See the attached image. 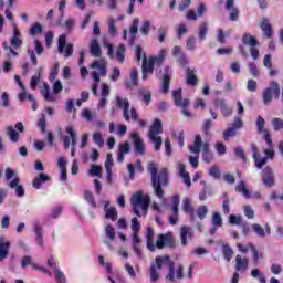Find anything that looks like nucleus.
<instances>
[{"instance_id": "obj_10", "label": "nucleus", "mask_w": 283, "mask_h": 283, "mask_svg": "<svg viewBox=\"0 0 283 283\" xmlns=\"http://www.w3.org/2000/svg\"><path fill=\"white\" fill-rule=\"evenodd\" d=\"M165 247H169V249H176V241H174V237H171V232L166 234H159L157 237L155 249H165Z\"/></svg>"}, {"instance_id": "obj_25", "label": "nucleus", "mask_w": 283, "mask_h": 283, "mask_svg": "<svg viewBox=\"0 0 283 283\" xmlns=\"http://www.w3.org/2000/svg\"><path fill=\"white\" fill-rule=\"evenodd\" d=\"M10 241L3 242V238H0V260H6L10 253Z\"/></svg>"}, {"instance_id": "obj_36", "label": "nucleus", "mask_w": 283, "mask_h": 283, "mask_svg": "<svg viewBox=\"0 0 283 283\" xmlns=\"http://www.w3.org/2000/svg\"><path fill=\"white\" fill-rule=\"evenodd\" d=\"M191 238V234L189 233V227L184 226L181 228V233H180V238H181V244L182 247H187V238Z\"/></svg>"}, {"instance_id": "obj_31", "label": "nucleus", "mask_w": 283, "mask_h": 283, "mask_svg": "<svg viewBox=\"0 0 283 283\" xmlns=\"http://www.w3.org/2000/svg\"><path fill=\"white\" fill-rule=\"evenodd\" d=\"M91 54L92 56H101V44H98V40L96 39L91 41Z\"/></svg>"}, {"instance_id": "obj_61", "label": "nucleus", "mask_w": 283, "mask_h": 283, "mask_svg": "<svg viewBox=\"0 0 283 283\" xmlns=\"http://www.w3.org/2000/svg\"><path fill=\"white\" fill-rule=\"evenodd\" d=\"M108 32L114 36L116 34L117 29H116V21H114V18H111L108 20Z\"/></svg>"}, {"instance_id": "obj_37", "label": "nucleus", "mask_w": 283, "mask_h": 283, "mask_svg": "<svg viewBox=\"0 0 283 283\" xmlns=\"http://www.w3.org/2000/svg\"><path fill=\"white\" fill-rule=\"evenodd\" d=\"M151 140V143H154L155 145V151H160V147H163V137L161 136H148Z\"/></svg>"}, {"instance_id": "obj_28", "label": "nucleus", "mask_w": 283, "mask_h": 283, "mask_svg": "<svg viewBox=\"0 0 283 283\" xmlns=\"http://www.w3.org/2000/svg\"><path fill=\"white\" fill-rule=\"evenodd\" d=\"M34 233L36 235L35 242L39 244V247H43V228L41 224L35 223L34 224Z\"/></svg>"}, {"instance_id": "obj_41", "label": "nucleus", "mask_w": 283, "mask_h": 283, "mask_svg": "<svg viewBox=\"0 0 283 283\" xmlns=\"http://www.w3.org/2000/svg\"><path fill=\"white\" fill-rule=\"evenodd\" d=\"M107 164L111 165V166L114 165V159L112 158V153L107 154L106 164H105L106 171H107V175H108V180H112V168Z\"/></svg>"}, {"instance_id": "obj_54", "label": "nucleus", "mask_w": 283, "mask_h": 283, "mask_svg": "<svg viewBox=\"0 0 283 283\" xmlns=\"http://www.w3.org/2000/svg\"><path fill=\"white\" fill-rule=\"evenodd\" d=\"M234 156H237V158H240L242 163H247V155H244V149H242V147L234 148Z\"/></svg>"}, {"instance_id": "obj_52", "label": "nucleus", "mask_w": 283, "mask_h": 283, "mask_svg": "<svg viewBox=\"0 0 283 283\" xmlns=\"http://www.w3.org/2000/svg\"><path fill=\"white\" fill-rule=\"evenodd\" d=\"M39 81H41V72H38L35 75L31 77V82H30L31 90H36L39 85Z\"/></svg>"}, {"instance_id": "obj_44", "label": "nucleus", "mask_w": 283, "mask_h": 283, "mask_svg": "<svg viewBox=\"0 0 283 283\" xmlns=\"http://www.w3.org/2000/svg\"><path fill=\"white\" fill-rule=\"evenodd\" d=\"M223 258L227 262H231V258H233V249L228 244L223 245Z\"/></svg>"}, {"instance_id": "obj_46", "label": "nucleus", "mask_w": 283, "mask_h": 283, "mask_svg": "<svg viewBox=\"0 0 283 283\" xmlns=\"http://www.w3.org/2000/svg\"><path fill=\"white\" fill-rule=\"evenodd\" d=\"M208 213H209V209L207 208V206L198 207L197 216H198L199 220H205V218H207Z\"/></svg>"}, {"instance_id": "obj_9", "label": "nucleus", "mask_w": 283, "mask_h": 283, "mask_svg": "<svg viewBox=\"0 0 283 283\" xmlns=\"http://www.w3.org/2000/svg\"><path fill=\"white\" fill-rule=\"evenodd\" d=\"M57 52L60 54L64 53L65 59H70V56H72V54H74V44H72V43L67 44V36H65V34H62L59 36Z\"/></svg>"}, {"instance_id": "obj_39", "label": "nucleus", "mask_w": 283, "mask_h": 283, "mask_svg": "<svg viewBox=\"0 0 283 283\" xmlns=\"http://www.w3.org/2000/svg\"><path fill=\"white\" fill-rule=\"evenodd\" d=\"M264 125H266V122L264 120V117L259 116L256 118V129L259 134H263L264 132H269V129L264 128Z\"/></svg>"}, {"instance_id": "obj_7", "label": "nucleus", "mask_w": 283, "mask_h": 283, "mask_svg": "<svg viewBox=\"0 0 283 283\" xmlns=\"http://www.w3.org/2000/svg\"><path fill=\"white\" fill-rule=\"evenodd\" d=\"M242 44L243 45H250V54L253 59V61H258L260 59V50H258V45H260V42H258V39L255 36L244 33L242 36Z\"/></svg>"}, {"instance_id": "obj_20", "label": "nucleus", "mask_w": 283, "mask_h": 283, "mask_svg": "<svg viewBox=\"0 0 283 283\" xmlns=\"http://www.w3.org/2000/svg\"><path fill=\"white\" fill-rule=\"evenodd\" d=\"M159 134H163V122L155 118L149 128L148 136H159Z\"/></svg>"}, {"instance_id": "obj_57", "label": "nucleus", "mask_w": 283, "mask_h": 283, "mask_svg": "<svg viewBox=\"0 0 283 283\" xmlns=\"http://www.w3.org/2000/svg\"><path fill=\"white\" fill-rule=\"evenodd\" d=\"M212 224L213 227H222V217L220 216V212H214L212 214Z\"/></svg>"}, {"instance_id": "obj_6", "label": "nucleus", "mask_w": 283, "mask_h": 283, "mask_svg": "<svg viewBox=\"0 0 283 283\" xmlns=\"http://www.w3.org/2000/svg\"><path fill=\"white\" fill-rule=\"evenodd\" d=\"M264 105H270L273 98H280V84L275 81L270 82L269 86L262 92Z\"/></svg>"}, {"instance_id": "obj_29", "label": "nucleus", "mask_w": 283, "mask_h": 283, "mask_svg": "<svg viewBox=\"0 0 283 283\" xmlns=\"http://www.w3.org/2000/svg\"><path fill=\"white\" fill-rule=\"evenodd\" d=\"M235 191L237 193H242L244 198H251V192L247 189V184L242 180L235 186Z\"/></svg>"}, {"instance_id": "obj_55", "label": "nucleus", "mask_w": 283, "mask_h": 283, "mask_svg": "<svg viewBox=\"0 0 283 283\" xmlns=\"http://www.w3.org/2000/svg\"><path fill=\"white\" fill-rule=\"evenodd\" d=\"M128 104V107H129V99L127 98H123L120 96H117L116 97V106L119 108V109H125V105Z\"/></svg>"}, {"instance_id": "obj_47", "label": "nucleus", "mask_w": 283, "mask_h": 283, "mask_svg": "<svg viewBox=\"0 0 283 283\" xmlns=\"http://www.w3.org/2000/svg\"><path fill=\"white\" fill-rule=\"evenodd\" d=\"M52 88H50V85L48 83L43 84V88L41 90L42 96H44V101H52V96L50 95V92Z\"/></svg>"}, {"instance_id": "obj_5", "label": "nucleus", "mask_w": 283, "mask_h": 283, "mask_svg": "<svg viewBox=\"0 0 283 283\" xmlns=\"http://www.w3.org/2000/svg\"><path fill=\"white\" fill-rule=\"evenodd\" d=\"M163 57H149L147 61V53H144L143 57V65H142V72H143V81H147V76L149 74H154V65H163Z\"/></svg>"}, {"instance_id": "obj_27", "label": "nucleus", "mask_w": 283, "mask_h": 283, "mask_svg": "<svg viewBox=\"0 0 283 283\" xmlns=\"http://www.w3.org/2000/svg\"><path fill=\"white\" fill-rule=\"evenodd\" d=\"M105 218L112 220V222H116V220H118V211L116 208H107V206H105Z\"/></svg>"}, {"instance_id": "obj_64", "label": "nucleus", "mask_w": 283, "mask_h": 283, "mask_svg": "<svg viewBox=\"0 0 283 283\" xmlns=\"http://www.w3.org/2000/svg\"><path fill=\"white\" fill-rule=\"evenodd\" d=\"M247 90L248 92H255L258 90V82L255 80H248Z\"/></svg>"}, {"instance_id": "obj_3", "label": "nucleus", "mask_w": 283, "mask_h": 283, "mask_svg": "<svg viewBox=\"0 0 283 283\" xmlns=\"http://www.w3.org/2000/svg\"><path fill=\"white\" fill-rule=\"evenodd\" d=\"M191 154H196L197 156L202 151V160L203 163H211L213 160V154L211 153L209 142H202V136L196 135L193 145L188 147Z\"/></svg>"}, {"instance_id": "obj_56", "label": "nucleus", "mask_w": 283, "mask_h": 283, "mask_svg": "<svg viewBox=\"0 0 283 283\" xmlns=\"http://www.w3.org/2000/svg\"><path fill=\"white\" fill-rule=\"evenodd\" d=\"M272 125H273L274 132H280V129H283V119L275 117L272 119Z\"/></svg>"}, {"instance_id": "obj_34", "label": "nucleus", "mask_w": 283, "mask_h": 283, "mask_svg": "<svg viewBox=\"0 0 283 283\" xmlns=\"http://www.w3.org/2000/svg\"><path fill=\"white\" fill-rule=\"evenodd\" d=\"M84 200L93 208L96 209V199H94V195L90 190L84 191Z\"/></svg>"}, {"instance_id": "obj_18", "label": "nucleus", "mask_w": 283, "mask_h": 283, "mask_svg": "<svg viewBox=\"0 0 283 283\" xmlns=\"http://www.w3.org/2000/svg\"><path fill=\"white\" fill-rule=\"evenodd\" d=\"M182 211L189 216L191 222H195V220H196V210L193 209V206L191 205V200L189 198L184 199V201H182Z\"/></svg>"}, {"instance_id": "obj_23", "label": "nucleus", "mask_w": 283, "mask_h": 283, "mask_svg": "<svg viewBox=\"0 0 283 283\" xmlns=\"http://www.w3.org/2000/svg\"><path fill=\"white\" fill-rule=\"evenodd\" d=\"M50 180V176L40 172L34 179H33V187L34 189H41L42 185L48 182Z\"/></svg>"}, {"instance_id": "obj_62", "label": "nucleus", "mask_w": 283, "mask_h": 283, "mask_svg": "<svg viewBox=\"0 0 283 283\" xmlns=\"http://www.w3.org/2000/svg\"><path fill=\"white\" fill-rule=\"evenodd\" d=\"M229 222L230 224H242V217L241 216H235V214H230L229 217Z\"/></svg>"}, {"instance_id": "obj_59", "label": "nucleus", "mask_w": 283, "mask_h": 283, "mask_svg": "<svg viewBox=\"0 0 283 283\" xmlns=\"http://www.w3.org/2000/svg\"><path fill=\"white\" fill-rule=\"evenodd\" d=\"M167 36V27H160L158 29V41L159 43H165V38Z\"/></svg>"}, {"instance_id": "obj_60", "label": "nucleus", "mask_w": 283, "mask_h": 283, "mask_svg": "<svg viewBox=\"0 0 283 283\" xmlns=\"http://www.w3.org/2000/svg\"><path fill=\"white\" fill-rule=\"evenodd\" d=\"M229 12L230 21H238V19H240V10H238V8L230 9Z\"/></svg>"}, {"instance_id": "obj_43", "label": "nucleus", "mask_w": 283, "mask_h": 283, "mask_svg": "<svg viewBox=\"0 0 283 283\" xmlns=\"http://www.w3.org/2000/svg\"><path fill=\"white\" fill-rule=\"evenodd\" d=\"M251 227H252V230L254 231V233H256V235L259 238H265L266 237L265 230L259 223H254Z\"/></svg>"}, {"instance_id": "obj_51", "label": "nucleus", "mask_w": 283, "mask_h": 283, "mask_svg": "<svg viewBox=\"0 0 283 283\" xmlns=\"http://www.w3.org/2000/svg\"><path fill=\"white\" fill-rule=\"evenodd\" d=\"M138 23H140V20L138 18H135L129 29V32L133 38L136 36V34H138Z\"/></svg>"}, {"instance_id": "obj_42", "label": "nucleus", "mask_w": 283, "mask_h": 283, "mask_svg": "<svg viewBox=\"0 0 283 283\" xmlns=\"http://www.w3.org/2000/svg\"><path fill=\"white\" fill-rule=\"evenodd\" d=\"M139 96L142 97V101L145 103V105H149V103H151V91H147L145 93V91L140 90Z\"/></svg>"}, {"instance_id": "obj_8", "label": "nucleus", "mask_w": 283, "mask_h": 283, "mask_svg": "<svg viewBox=\"0 0 283 283\" xmlns=\"http://www.w3.org/2000/svg\"><path fill=\"white\" fill-rule=\"evenodd\" d=\"M172 98L175 101L176 107H181V113L184 116H187L188 118L191 116V113H189V99H182V88H177L172 91Z\"/></svg>"}, {"instance_id": "obj_12", "label": "nucleus", "mask_w": 283, "mask_h": 283, "mask_svg": "<svg viewBox=\"0 0 283 283\" xmlns=\"http://www.w3.org/2000/svg\"><path fill=\"white\" fill-rule=\"evenodd\" d=\"M260 29L263 32V36L265 39H272L273 38V25H271V22L269 21V18H261L259 21Z\"/></svg>"}, {"instance_id": "obj_40", "label": "nucleus", "mask_w": 283, "mask_h": 283, "mask_svg": "<svg viewBox=\"0 0 283 283\" xmlns=\"http://www.w3.org/2000/svg\"><path fill=\"white\" fill-rule=\"evenodd\" d=\"M178 207H180V197L178 195L172 196V216H178Z\"/></svg>"}, {"instance_id": "obj_50", "label": "nucleus", "mask_w": 283, "mask_h": 283, "mask_svg": "<svg viewBox=\"0 0 283 283\" xmlns=\"http://www.w3.org/2000/svg\"><path fill=\"white\" fill-rule=\"evenodd\" d=\"M238 134V130L233 127H229L223 132V140H229L230 138H233Z\"/></svg>"}, {"instance_id": "obj_38", "label": "nucleus", "mask_w": 283, "mask_h": 283, "mask_svg": "<svg viewBox=\"0 0 283 283\" xmlns=\"http://www.w3.org/2000/svg\"><path fill=\"white\" fill-rule=\"evenodd\" d=\"M248 67L251 76H253L254 78H258V76H260V70L258 69V64H255V62H249Z\"/></svg>"}, {"instance_id": "obj_15", "label": "nucleus", "mask_w": 283, "mask_h": 283, "mask_svg": "<svg viewBox=\"0 0 283 283\" xmlns=\"http://www.w3.org/2000/svg\"><path fill=\"white\" fill-rule=\"evenodd\" d=\"M66 134H69L70 136H64L63 138V143H64V148L65 149H70V144L72 143V145H76V132H74V127L73 126H66L65 128Z\"/></svg>"}, {"instance_id": "obj_53", "label": "nucleus", "mask_w": 283, "mask_h": 283, "mask_svg": "<svg viewBox=\"0 0 283 283\" xmlns=\"http://www.w3.org/2000/svg\"><path fill=\"white\" fill-rule=\"evenodd\" d=\"M93 140L99 147H103V145H105V139L103 138V134H101L99 132H96V133L93 134Z\"/></svg>"}, {"instance_id": "obj_14", "label": "nucleus", "mask_w": 283, "mask_h": 283, "mask_svg": "<svg viewBox=\"0 0 283 283\" xmlns=\"http://www.w3.org/2000/svg\"><path fill=\"white\" fill-rule=\"evenodd\" d=\"M262 180L265 187H273V185H275V175L273 174V169L270 166H266L263 169Z\"/></svg>"}, {"instance_id": "obj_30", "label": "nucleus", "mask_w": 283, "mask_h": 283, "mask_svg": "<svg viewBox=\"0 0 283 283\" xmlns=\"http://www.w3.org/2000/svg\"><path fill=\"white\" fill-rule=\"evenodd\" d=\"M7 136H9L11 143H19L20 135H19V132L14 129V127L12 126L7 127Z\"/></svg>"}, {"instance_id": "obj_4", "label": "nucleus", "mask_w": 283, "mask_h": 283, "mask_svg": "<svg viewBox=\"0 0 283 283\" xmlns=\"http://www.w3.org/2000/svg\"><path fill=\"white\" fill-rule=\"evenodd\" d=\"M150 203H151V199L148 197V195H144L143 191L135 192L130 198L133 212L138 218H140V209L142 211L147 212V209H149Z\"/></svg>"}, {"instance_id": "obj_16", "label": "nucleus", "mask_w": 283, "mask_h": 283, "mask_svg": "<svg viewBox=\"0 0 283 283\" xmlns=\"http://www.w3.org/2000/svg\"><path fill=\"white\" fill-rule=\"evenodd\" d=\"M200 81L198 80V75H196V70L191 67L186 69V85L190 87H196Z\"/></svg>"}, {"instance_id": "obj_45", "label": "nucleus", "mask_w": 283, "mask_h": 283, "mask_svg": "<svg viewBox=\"0 0 283 283\" xmlns=\"http://www.w3.org/2000/svg\"><path fill=\"white\" fill-rule=\"evenodd\" d=\"M149 30H151V22L149 20H145L140 27V33L144 36H147L149 34Z\"/></svg>"}, {"instance_id": "obj_48", "label": "nucleus", "mask_w": 283, "mask_h": 283, "mask_svg": "<svg viewBox=\"0 0 283 283\" xmlns=\"http://www.w3.org/2000/svg\"><path fill=\"white\" fill-rule=\"evenodd\" d=\"M41 32H43V27L39 22L34 23L30 29L31 36H36V34H41Z\"/></svg>"}, {"instance_id": "obj_17", "label": "nucleus", "mask_w": 283, "mask_h": 283, "mask_svg": "<svg viewBox=\"0 0 283 283\" xmlns=\"http://www.w3.org/2000/svg\"><path fill=\"white\" fill-rule=\"evenodd\" d=\"M169 85H171V67H165V74L163 76V86L161 92L163 94H167L169 92Z\"/></svg>"}, {"instance_id": "obj_22", "label": "nucleus", "mask_w": 283, "mask_h": 283, "mask_svg": "<svg viewBox=\"0 0 283 283\" xmlns=\"http://www.w3.org/2000/svg\"><path fill=\"white\" fill-rule=\"evenodd\" d=\"M146 247L148 251H156V244H154V228L151 227L146 229Z\"/></svg>"}, {"instance_id": "obj_11", "label": "nucleus", "mask_w": 283, "mask_h": 283, "mask_svg": "<svg viewBox=\"0 0 283 283\" xmlns=\"http://www.w3.org/2000/svg\"><path fill=\"white\" fill-rule=\"evenodd\" d=\"M130 138L134 143L135 154H139L140 156L145 155V143L143 142V138L138 136V132H132Z\"/></svg>"}, {"instance_id": "obj_24", "label": "nucleus", "mask_w": 283, "mask_h": 283, "mask_svg": "<svg viewBox=\"0 0 283 283\" xmlns=\"http://www.w3.org/2000/svg\"><path fill=\"white\" fill-rule=\"evenodd\" d=\"M209 33V22L203 21L198 27V39L199 41H205L207 39V34Z\"/></svg>"}, {"instance_id": "obj_58", "label": "nucleus", "mask_w": 283, "mask_h": 283, "mask_svg": "<svg viewBox=\"0 0 283 283\" xmlns=\"http://www.w3.org/2000/svg\"><path fill=\"white\" fill-rule=\"evenodd\" d=\"M132 231L133 233H140V222L137 217L132 219Z\"/></svg>"}, {"instance_id": "obj_2", "label": "nucleus", "mask_w": 283, "mask_h": 283, "mask_svg": "<svg viewBox=\"0 0 283 283\" xmlns=\"http://www.w3.org/2000/svg\"><path fill=\"white\" fill-rule=\"evenodd\" d=\"M147 169L150 174L155 196H157L159 200H163L165 198V190H163V187H167L169 185V175L167 172V168H163L158 174V167L156 164L149 163Z\"/></svg>"}, {"instance_id": "obj_33", "label": "nucleus", "mask_w": 283, "mask_h": 283, "mask_svg": "<svg viewBox=\"0 0 283 283\" xmlns=\"http://www.w3.org/2000/svg\"><path fill=\"white\" fill-rule=\"evenodd\" d=\"M53 273L55 275V280L57 283H67V279L65 277V273L61 271L59 268L53 269Z\"/></svg>"}, {"instance_id": "obj_26", "label": "nucleus", "mask_w": 283, "mask_h": 283, "mask_svg": "<svg viewBox=\"0 0 283 283\" xmlns=\"http://www.w3.org/2000/svg\"><path fill=\"white\" fill-rule=\"evenodd\" d=\"M235 271H247V269H249V259H242V255L238 254L235 256Z\"/></svg>"}, {"instance_id": "obj_13", "label": "nucleus", "mask_w": 283, "mask_h": 283, "mask_svg": "<svg viewBox=\"0 0 283 283\" xmlns=\"http://www.w3.org/2000/svg\"><path fill=\"white\" fill-rule=\"evenodd\" d=\"M251 150L253 154V160L255 163L256 169H262L266 163H269V157L260 158V153L258 151V146L255 144L251 145Z\"/></svg>"}, {"instance_id": "obj_21", "label": "nucleus", "mask_w": 283, "mask_h": 283, "mask_svg": "<svg viewBox=\"0 0 283 283\" xmlns=\"http://www.w3.org/2000/svg\"><path fill=\"white\" fill-rule=\"evenodd\" d=\"M214 105L216 107H220L221 114L224 117L231 116L233 114V109L227 106V102L224 99H216Z\"/></svg>"}, {"instance_id": "obj_35", "label": "nucleus", "mask_w": 283, "mask_h": 283, "mask_svg": "<svg viewBox=\"0 0 283 283\" xmlns=\"http://www.w3.org/2000/svg\"><path fill=\"white\" fill-rule=\"evenodd\" d=\"M92 67L95 70H99V74L102 76H105L107 74V67L105 66V64L103 62L94 61L92 63Z\"/></svg>"}, {"instance_id": "obj_63", "label": "nucleus", "mask_w": 283, "mask_h": 283, "mask_svg": "<svg viewBox=\"0 0 283 283\" xmlns=\"http://www.w3.org/2000/svg\"><path fill=\"white\" fill-rule=\"evenodd\" d=\"M106 238L114 240L116 238V232L114 231V227L112 224L106 226Z\"/></svg>"}, {"instance_id": "obj_49", "label": "nucleus", "mask_w": 283, "mask_h": 283, "mask_svg": "<svg viewBox=\"0 0 283 283\" xmlns=\"http://www.w3.org/2000/svg\"><path fill=\"white\" fill-rule=\"evenodd\" d=\"M214 148L219 156H224V154H227V146L222 142H217Z\"/></svg>"}, {"instance_id": "obj_19", "label": "nucleus", "mask_w": 283, "mask_h": 283, "mask_svg": "<svg viewBox=\"0 0 283 283\" xmlns=\"http://www.w3.org/2000/svg\"><path fill=\"white\" fill-rule=\"evenodd\" d=\"M11 46L19 50L23 45V40H21V32L17 27L13 28V35L10 40Z\"/></svg>"}, {"instance_id": "obj_32", "label": "nucleus", "mask_w": 283, "mask_h": 283, "mask_svg": "<svg viewBox=\"0 0 283 283\" xmlns=\"http://www.w3.org/2000/svg\"><path fill=\"white\" fill-rule=\"evenodd\" d=\"M249 249L252 253V256H253V261L254 262H259L260 260H262V258H264V254L263 253H260L258 251V248H255V245H253V243H250L249 244Z\"/></svg>"}, {"instance_id": "obj_1", "label": "nucleus", "mask_w": 283, "mask_h": 283, "mask_svg": "<svg viewBox=\"0 0 283 283\" xmlns=\"http://www.w3.org/2000/svg\"><path fill=\"white\" fill-rule=\"evenodd\" d=\"M163 266H167L168 269L166 280L169 282L176 283V280H182V277H185V268L182 265H179L176 270V264L174 261H171L170 255H159L156 256L155 263L150 264L149 273L151 283H156L158 280H160V274L158 271H160Z\"/></svg>"}]
</instances>
